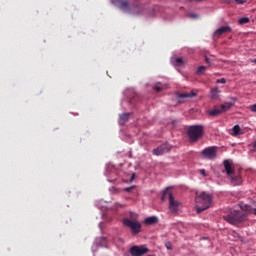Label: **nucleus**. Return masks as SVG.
<instances>
[{
    "label": "nucleus",
    "mask_w": 256,
    "mask_h": 256,
    "mask_svg": "<svg viewBox=\"0 0 256 256\" xmlns=\"http://www.w3.org/2000/svg\"><path fill=\"white\" fill-rule=\"evenodd\" d=\"M195 201L197 213H202V211H206V209L213 205V197L207 192L196 193Z\"/></svg>",
    "instance_id": "1"
},
{
    "label": "nucleus",
    "mask_w": 256,
    "mask_h": 256,
    "mask_svg": "<svg viewBox=\"0 0 256 256\" xmlns=\"http://www.w3.org/2000/svg\"><path fill=\"white\" fill-rule=\"evenodd\" d=\"M120 9H122V11H129L131 15H142L143 11H145L143 5H134L130 8L127 0H120Z\"/></svg>",
    "instance_id": "2"
},
{
    "label": "nucleus",
    "mask_w": 256,
    "mask_h": 256,
    "mask_svg": "<svg viewBox=\"0 0 256 256\" xmlns=\"http://www.w3.org/2000/svg\"><path fill=\"white\" fill-rule=\"evenodd\" d=\"M188 137L190 141H198L203 137V126L202 125H194L188 128Z\"/></svg>",
    "instance_id": "3"
},
{
    "label": "nucleus",
    "mask_w": 256,
    "mask_h": 256,
    "mask_svg": "<svg viewBox=\"0 0 256 256\" xmlns=\"http://www.w3.org/2000/svg\"><path fill=\"white\" fill-rule=\"evenodd\" d=\"M123 224L125 225V227L131 229L132 235H137L141 233V222L137 220H131L129 218H124Z\"/></svg>",
    "instance_id": "4"
},
{
    "label": "nucleus",
    "mask_w": 256,
    "mask_h": 256,
    "mask_svg": "<svg viewBox=\"0 0 256 256\" xmlns=\"http://www.w3.org/2000/svg\"><path fill=\"white\" fill-rule=\"evenodd\" d=\"M165 197H169L170 211H172V213H177V210L179 209V205H181L179 201L175 200V197H173V194H171V192H169L168 190L164 191L163 199H165Z\"/></svg>",
    "instance_id": "5"
},
{
    "label": "nucleus",
    "mask_w": 256,
    "mask_h": 256,
    "mask_svg": "<svg viewBox=\"0 0 256 256\" xmlns=\"http://www.w3.org/2000/svg\"><path fill=\"white\" fill-rule=\"evenodd\" d=\"M225 221L231 223V225H237V223H241L243 219L241 218V212L237 210H232L231 214L224 216Z\"/></svg>",
    "instance_id": "6"
},
{
    "label": "nucleus",
    "mask_w": 256,
    "mask_h": 256,
    "mask_svg": "<svg viewBox=\"0 0 256 256\" xmlns=\"http://www.w3.org/2000/svg\"><path fill=\"white\" fill-rule=\"evenodd\" d=\"M201 155L204 159H209L213 161V159H217V146H210L202 150Z\"/></svg>",
    "instance_id": "7"
},
{
    "label": "nucleus",
    "mask_w": 256,
    "mask_h": 256,
    "mask_svg": "<svg viewBox=\"0 0 256 256\" xmlns=\"http://www.w3.org/2000/svg\"><path fill=\"white\" fill-rule=\"evenodd\" d=\"M130 253L132 256H143L146 253H149V249H147L143 246H133L130 249Z\"/></svg>",
    "instance_id": "8"
},
{
    "label": "nucleus",
    "mask_w": 256,
    "mask_h": 256,
    "mask_svg": "<svg viewBox=\"0 0 256 256\" xmlns=\"http://www.w3.org/2000/svg\"><path fill=\"white\" fill-rule=\"evenodd\" d=\"M198 93V90H192L190 92L181 93L178 95V101L179 103H183V99H192V97H196Z\"/></svg>",
    "instance_id": "9"
},
{
    "label": "nucleus",
    "mask_w": 256,
    "mask_h": 256,
    "mask_svg": "<svg viewBox=\"0 0 256 256\" xmlns=\"http://www.w3.org/2000/svg\"><path fill=\"white\" fill-rule=\"evenodd\" d=\"M234 102H225L220 106L222 113H227V111L231 110L232 107H235V103L237 98H231Z\"/></svg>",
    "instance_id": "10"
},
{
    "label": "nucleus",
    "mask_w": 256,
    "mask_h": 256,
    "mask_svg": "<svg viewBox=\"0 0 256 256\" xmlns=\"http://www.w3.org/2000/svg\"><path fill=\"white\" fill-rule=\"evenodd\" d=\"M223 33H231V27L229 26H221L214 32V37H221Z\"/></svg>",
    "instance_id": "11"
},
{
    "label": "nucleus",
    "mask_w": 256,
    "mask_h": 256,
    "mask_svg": "<svg viewBox=\"0 0 256 256\" xmlns=\"http://www.w3.org/2000/svg\"><path fill=\"white\" fill-rule=\"evenodd\" d=\"M223 163H224L225 173L228 175V177H230V175H233V173H235V170H233V166L231 164V161L224 160Z\"/></svg>",
    "instance_id": "12"
},
{
    "label": "nucleus",
    "mask_w": 256,
    "mask_h": 256,
    "mask_svg": "<svg viewBox=\"0 0 256 256\" xmlns=\"http://www.w3.org/2000/svg\"><path fill=\"white\" fill-rule=\"evenodd\" d=\"M219 93H221V90H219V87L211 88L210 90V98L214 99L215 101H219Z\"/></svg>",
    "instance_id": "13"
},
{
    "label": "nucleus",
    "mask_w": 256,
    "mask_h": 256,
    "mask_svg": "<svg viewBox=\"0 0 256 256\" xmlns=\"http://www.w3.org/2000/svg\"><path fill=\"white\" fill-rule=\"evenodd\" d=\"M168 151L169 148H167V145H161L153 150V155H163L164 153H168Z\"/></svg>",
    "instance_id": "14"
},
{
    "label": "nucleus",
    "mask_w": 256,
    "mask_h": 256,
    "mask_svg": "<svg viewBox=\"0 0 256 256\" xmlns=\"http://www.w3.org/2000/svg\"><path fill=\"white\" fill-rule=\"evenodd\" d=\"M207 113L210 117H219V115H222L223 111L221 110V108L214 106V108Z\"/></svg>",
    "instance_id": "15"
},
{
    "label": "nucleus",
    "mask_w": 256,
    "mask_h": 256,
    "mask_svg": "<svg viewBox=\"0 0 256 256\" xmlns=\"http://www.w3.org/2000/svg\"><path fill=\"white\" fill-rule=\"evenodd\" d=\"M158 222L159 218H157V216L148 217L144 221L145 225H157Z\"/></svg>",
    "instance_id": "16"
},
{
    "label": "nucleus",
    "mask_w": 256,
    "mask_h": 256,
    "mask_svg": "<svg viewBox=\"0 0 256 256\" xmlns=\"http://www.w3.org/2000/svg\"><path fill=\"white\" fill-rule=\"evenodd\" d=\"M230 134L232 137H238V135H243V131H241V127H239V125H235Z\"/></svg>",
    "instance_id": "17"
},
{
    "label": "nucleus",
    "mask_w": 256,
    "mask_h": 256,
    "mask_svg": "<svg viewBox=\"0 0 256 256\" xmlns=\"http://www.w3.org/2000/svg\"><path fill=\"white\" fill-rule=\"evenodd\" d=\"M172 63L177 67H181V65L185 63V60H183V58H175L174 60H172Z\"/></svg>",
    "instance_id": "18"
},
{
    "label": "nucleus",
    "mask_w": 256,
    "mask_h": 256,
    "mask_svg": "<svg viewBox=\"0 0 256 256\" xmlns=\"http://www.w3.org/2000/svg\"><path fill=\"white\" fill-rule=\"evenodd\" d=\"M232 185H241V176L231 178Z\"/></svg>",
    "instance_id": "19"
},
{
    "label": "nucleus",
    "mask_w": 256,
    "mask_h": 256,
    "mask_svg": "<svg viewBox=\"0 0 256 256\" xmlns=\"http://www.w3.org/2000/svg\"><path fill=\"white\" fill-rule=\"evenodd\" d=\"M249 17H242L238 20L239 25H246V23H249Z\"/></svg>",
    "instance_id": "20"
},
{
    "label": "nucleus",
    "mask_w": 256,
    "mask_h": 256,
    "mask_svg": "<svg viewBox=\"0 0 256 256\" xmlns=\"http://www.w3.org/2000/svg\"><path fill=\"white\" fill-rule=\"evenodd\" d=\"M129 113H124L122 115H120V121H122L123 123L129 121Z\"/></svg>",
    "instance_id": "21"
},
{
    "label": "nucleus",
    "mask_w": 256,
    "mask_h": 256,
    "mask_svg": "<svg viewBox=\"0 0 256 256\" xmlns=\"http://www.w3.org/2000/svg\"><path fill=\"white\" fill-rule=\"evenodd\" d=\"M207 68L205 67V66H200L198 69H197V73L199 74V75H201L202 73H205V70H206Z\"/></svg>",
    "instance_id": "22"
},
{
    "label": "nucleus",
    "mask_w": 256,
    "mask_h": 256,
    "mask_svg": "<svg viewBox=\"0 0 256 256\" xmlns=\"http://www.w3.org/2000/svg\"><path fill=\"white\" fill-rule=\"evenodd\" d=\"M216 83L225 84V83H227V80H226L225 78H220V79H217V80H216Z\"/></svg>",
    "instance_id": "23"
},
{
    "label": "nucleus",
    "mask_w": 256,
    "mask_h": 256,
    "mask_svg": "<svg viewBox=\"0 0 256 256\" xmlns=\"http://www.w3.org/2000/svg\"><path fill=\"white\" fill-rule=\"evenodd\" d=\"M134 188L135 186L127 187V188H124V191H126L127 193H130V191H133Z\"/></svg>",
    "instance_id": "24"
},
{
    "label": "nucleus",
    "mask_w": 256,
    "mask_h": 256,
    "mask_svg": "<svg viewBox=\"0 0 256 256\" xmlns=\"http://www.w3.org/2000/svg\"><path fill=\"white\" fill-rule=\"evenodd\" d=\"M238 5H243V3H247L248 0H235Z\"/></svg>",
    "instance_id": "25"
},
{
    "label": "nucleus",
    "mask_w": 256,
    "mask_h": 256,
    "mask_svg": "<svg viewBox=\"0 0 256 256\" xmlns=\"http://www.w3.org/2000/svg\"><path fill=\"white\" fill-rule=\"evenodd\" d=\"M250 109L253 113H256V104L252 105Z\"/></svg>",
    "instance_id": "26"
},
{
    "label": "nucleus",
    "mask_w": 256,
    "mask_h": 256,
    "mask_svg": "<svg viewBox=\"0 0 256 256\" xmlns=\"http://www.w3.org/2000/svg\"><path fill=\"white\" fill-rule=\"evenodd\" d=\"M201 175H203V177H207V173L205 172V169L200 170Z\"/></svg>",
    "instance_id": "27"
},
{
    "label": "nucleus",
    "mask_w": 256,
    "mask_h": 256,
    "mask_svg": "<svg viewBox=\"0 0 256 256\" xmlns=\"http://www.w3.org/2000/svg\"><path fill=\"white\" fill-rule=\"evenodd\" d=\"M205 61H206V63H208V65H211V59H209V57H205Z\"/></svg>",
    "instance_id": "28"
},
{
    "label": "nucleus",
    "mask_w": 256,
    "mask_h": 256,
    "mask_svg": "<svg viewBox=\"0 0 256 256\" xmlns=\"http://www.w3.org/2000/svg\"><path fill=\"white\" fill-rule=\"evenodd\" d=\"M154 89L155 91H158V92L163 90V88H161L160 86H155Z\"/></svg>",
    "instance_id": "29"
},
{
    "label": "nucleus",
    "mask_w": 256,
    "mask_h": 256,
    "mask_svg": "<svg viewBox=\"0 0 256 256\" xmlns=\"http://www.w3.org/2000/svg\"><path fill=\"white\" fill-rule=\"evenodd\" d=\"M189 17H191L192 19H197V15L195 14H190Z\"/></svg>",
    "instance_id": "30"
},
{
    "label": "nucleus",
    "mask_w": 256,
    "mask_h": 256,
    "mask_svg": "<svg viewBox=\"0 0 256 256\" xmlns=\"http://www.w3.org/2000/svg\"><path fill=\"white\" fill-rule=\"evenodd\" d=\"M166 248L169 249V250H171V249H172L171 244H169V243L166 244Z\"/></svg>",
    "instance_id": "31"
},
{
    "label": "nucleus",
    "mask_w": 256,
    "mask_h": 256,
    "mask_svg": "<svg viewBox=\"0 0 256 256\" xmlns=\"http://www.w3.org/2000/svg\"><path fill=\"white\" fill-rule=\"evenodd\" d=\"M253 215H256V208L252 211Z\"/></svg>",
    "instance_id": "32"
},
{
    "label": "nucleus",
    "mask_w": 256,
    "mask_h": 256,
    "mask_svg": "<svg viewBox=\"0 0 256 256\" xmlns=\"http://www.w3.org/2000/svg\"><path fill=\"white\" fill-rule=\"evenodd\" d=\"M251 63H256V59L251 60Z\"/></svg>",
    "instance_id": "33"
},
{
    "label": "nucleus",
    "mask_w": 256,
    "mask_h": 256,
    "mask_svg": "<svg viewBox=\"0 0 256 256\" xmlns=\"http://www.w3.org/2000/svg\"><path fill=\"white\" fill-rule=\"evenodd\" d=\"M194 1H198V2H201V1H206V0H194Z\"/></svg>",
    "instance_id": "34"
},
{
    "label": "nucleus",
    "mask_w": 256,
    "mask_h": 256,
    "mask_svg": "<svg viewBox=\"0 0 256 256\" xmlns=\"http://www.w3.org/2000/svg\"><path fill=\"white\" fill-rule=\"evenodd\" d=\"M132 179H135V174H132Z\"/></svg>",
    "instance_id": "35"
}]
</instances>
